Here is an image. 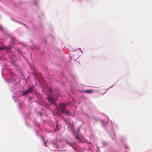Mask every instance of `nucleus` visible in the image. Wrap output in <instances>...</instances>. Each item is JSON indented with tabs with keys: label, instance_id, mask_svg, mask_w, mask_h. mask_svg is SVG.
<instances>
[{
	"label": "nucleus",
	"instance_id": "9d476101",
	"mask_svg": "<svg viewBox=\"0 0 152 152\" xmlns=\"http://www.w3.org/2000/svg\"><path fill=\"white\" fill-rule=\"evenodd\" d=\"M75 138L76 139H79V137L77 136H76Z\"/></svg>",
	"mask_w": 152,
	"mask_h": 152
},
{
	"label": "nucleus",
	"instance_id": "7ed1b4c3",
	"mask_svg": "<svg viewBox=\"0 0 152 152\" xmlns=\"http://www.w3.org/2000/svg\"><path fill=\"white\" fill-rule=\"evenodd\" d=\"M47 98L49 102V103L50 104H55V99L54 98L48 96Z\"/></svg>",
	"mask_w": 152,
	"mask_h": 152
},
{
	"label": "nucleus",
	"instance_id": "f8f14e48",
	"mask_svg": "<svg viewBox=\"0 0 152 152\" xmlns=\"http://www.w3.org/2000/svg\"><path fill=\"white\" fill-rule=\"evenodd\" d=\"M68 143L69 145H71L69 143Z\"/></svg>",
	"mask_w": 152,
	"mask_h": 152
},
{
	"label": "nucleus",
	"instance_id": "1a4fd4ad",
	"mask_svg": "<svg viewBox=\"0 0 152 152\" xmlns=\"http://www.w3.org/2000/svg\"><path fill=\"white\" fill-rule=\"evenodd\" d=\"M62 118L63 119V120L65 121L66 123H67V119L65 118L63 116L62 117Z\"/></svg>",
	"mask_w": 152,
	"mask_h": 152
},
{
	"label": "nucleus",
	"instance_id": "423d86ee",
	"mask_svg": "<svg viewBox=\"0 0 152 152\" xmlns=\"http://www.w3.org/2000/svg\"><path fill=\"white\" fill-rule=\"evenodd\" d=\"M64 113H65L66 115H71L70 112L69 110H67L66 109L64 111Z\"/></svg>",
	"mask_w": 152,
	"mask_h": 152
},
{
	"label": "nucleus",
	"instance_id": "9b49d317",
	"mask_svg": "<svg viewBox=\"0 0 152 152\" xmlns=\"http://www.w3.org/2000/svg\"><path fill=\"white\" fill-rule=\"evenodd\" d=\"M40 113V115H41V114H41V112H40V113Z\"/></svg>",
	"mask_w": 152,
	"mask_h": 152
},
{
	"label": "nucleus",
	"instance_id": "f03ea898",
	"mask_svg": "<svg viewBox=\"0 0 152 152\" xmlns=\"http://www.w3.org/2000/svg\"><path fill=\"white\" fill-rule=\"evenodd\" d=\"M66 109V105L63 103H61L59 105L58 111L61 113H64V112Z\"/></svg>",
	"mask_w": 152,
	"mask_h": 152
},
{
	"label": "nucleus",
	"instance_id": "6e6552de",
	"mask_svg": "<svg viewBox=\"0 0 152 152\" xmlns=\"http://www.w3.org/2000/svg\"><path fill=\"white\" fill-rule=\"evenodd\" d=\"M7 49V47H0V49L4 50L5 49Z\"/></svg>",
	"mask_w": 152,
	"mask_h": 152
},
{
	"label": "nucleus",
	"instance_id": "39448f33",
	"mask_svg": "<svg viewBox=\"0 0 152 152\" xmlns=\"http://www.w3.org/2000/svg\"><path fill=\"white\" fill-rule=\"evenodd\" d=\"M93 92V90L90 89V90H85L84 91V92L85 93H92Z\"/></svg>",
	"mask_w": 152,
	"mask_h": 152
},
{
	"label": "nucleus",
	"instance_id": "f257e3e1",
	"mask_svg": "<svg viewBox=\"0 0 152 152\" xmlns=\"http://www.w3.org/2000/svg\"><path fill=\"white\" fill-rule=\"evenodd\" d=\"M47 89L48 93V94H49L50 95H53V96L55 95L58 97V96L59 95V93H58L59 90L58 89H56L55 91H52L50 88H48Z\"/></svg>",
	"mask_w": 152,
	"mask_h": 152
},
{
	"label": "nucleus",
	"instance_id": "0eeeda50",
	"mask_svg": "<svg viewBox=\"0 0 152 152\" xmlns=\"http://www.w3.org/2000/svg\"><path fill=\"white\" fill-rule=\"evenodd\" d=\"M41 138H42V140H43V142H44V145L45 146H47L46 145V143L47 142V141L45 140L43 138V137H42Z\"/></svg>",
	"mask_w": 152,
	"mask_h": 152
},
{
	"label": "nucleus",
	"instance_id": "20e7f679",
	"mask_svg": "<svg viewBox=\"0 0 152 152\" xmlns=\"http://www.w3.org/2000/svg\"><path fill=\"white\" fill-rule=\"evenodd\" d=\"M32 90L33 88H30L27 90L23 91V95L24 96L25 95L28 94L31 92L32 91Z\"/></svg>",
	"mask_w": 152,
	"mask_h": 152
}]
</instances>
